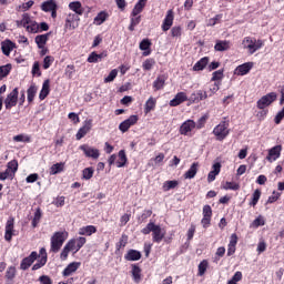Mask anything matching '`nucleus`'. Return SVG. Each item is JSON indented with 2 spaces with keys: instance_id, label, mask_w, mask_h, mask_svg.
<instances>
[{
  "instance_id": "f257e3e1",
  "label": "nucleus",
  "mask_w": 284,
  "mask_h": 284,
  "mask_svg": "<svg viewBox=\"0 0 284 284\" xmlns=\"http://www.w3.org/2000/svg\"><path fill=\"white\" fill-rule=\"evenodd\" d=\"M85 243H88V240L83 236L69 240L60 253L61 261H68V255L70 252H74V254H77V252H79V250H81Z\"/></svg>"
},
{
  "instance_id": "f03ea898",
  "label": "nucleus",
  "mask_w": 284,
  "mask_h": 284,
  "mask_svg": "<svg viewBox=\"0 0 284 284\" xmlns=\"http://www.w3.org/2000/svg\"><path fill=\"white\" fill-rule=\"evenodd\" d=\"M142 234L148 235L152 232V241L153 243H161L163 239H165V231L161 229L160 225L154 224V222H150L146 224L144 229H142Z\"/></svg>"
},
{
  "instance_id": "7ed1b4c3",
  "label": "nucleus",
  "mask_w": 284,
  "mask_h": 284,
  "mask_svg": "<svg viewBox=\"0 0 284 284\" xmlns=\"http://www.w3.org/2000/svg\"><path fill=\"white\" fill-rule=\"evenodd\" d=\"M17 28H26L27 32L37 34L39 32V23L32 20L30 13H23L21 20L16 21Z\"/></svg>"
},
{
  "instance_id": "20e7f679",
  "label": "nucleus",
  "mask_w": 284,
  "mask_h": 284,
  "mask_svg": "<svg viewBox=\"0 0 284 284\" xmlns=\"http://www.w3.org/2000/svg\"><path fill=\"white\" fill-rule=\"evenodd\" d=\"M69 233L67 231H58L51 236L50 252L59 253L65 241H68Z\"/></svg>"
},
{
  "instance_id": "39448f33",
  "label": "nucleus",
  "mask_w": 284,
  "mask_h": 284,
  "mask_svg": "<svg viewBox=\"0 0 284 284\" xmlns=\"http://www.w3.org/2000/svg\"><path fill=\"white\" fill-rule=\"evenodd\" d=\"M242 45L248 51V54H254V52L261 50L265 43L261 39L256 40V38L245 37L242 41Z\"/></svg>"
},
{
  "instance_id": "423d86ee",
  "label": "nucleus",
  "mask_w": 284,
  "mask_h": 284,
  "mask_svg": "<svg viewBox=\"0 0 284 284\" xmlns=\"http://www.w3.org/2000/svg\"><path fill=\"white\" fill-rule=\"evenodd\" d=\"M216 141H225L230 136V121H221L212 132Z\"/></svg>"
},
{
  "instance_id": "0eeeda50",
  "label": "nucleus",
  "mask_w": 284,
  "mask_h": 284,
  "mask_svg": "<svg viewBox=\"0 0 284 284\" xmlns=\"http://www.w3.org/2000/svg\"><path fill=\"white\" fill-rule=\"evenodd\" d=\"M277 95L275 92L267 93L266 95H263L257 102L256 108L258 110H265V108H270L271 104L276 101Z\"/></svg>"
},
{
  "instance_id": "6e6552de",
  "label": "nucleus",
  "mask_w": 284,
  "mask_h": 284,
  "mask_svg": "<svg viewBox=\"0 0 284 284\" xmlns=\"http://www.w3.org/2000/svg\"><path fill=\"white\" fill-rule=\"evenodd\" d=\"M19 102V88H14L4 100L6 110H12Z\"/></svg>"
},
{
  "instance_id": "1a4fd4ad",
  "label": "nucleus",
  "mask_w": 284,
  "mask_h": 284,
  "mask_svg": "<svg viewBox=\"0 0 284 284\" xmlns=\"http://www.w3.org/2000/svg\"><path fill=\"white\" fill-rule=\"evenodd\" d=\"M195 129L196 122H194V120H186L181 124L179 133L182 134V136H192V130Z\"/></svg>"
},
{
  "instance_id": "9d476101",
  "label": "nucleus",
  "mask_w": 284,
  "mask_h": 284,
  "mask_svg": "<svg viewBox=\"0 0 284 284\" xmlns=\"http://www.w3.org/2000/svg\"><path fill=\"white\" fill-rule=\"evenodd\" d=\"M37 258H39V253H37V251H32L29 256L22 258L20 270H23V272H26V270H30Z\"/></svg>"
},
{
  "instance_id": "9b49d317",
  "label": "nucleus",
  "mask_w": 284,
  "mask_h": 284,
  "mask_svg": "<svg viewBox=\"0 0 284 284\" xmlns=\"http://www.w3.org/2000/svg\"><path fill=\"white\" fill-rule=\"evenodd\" d=\"M45 263H48V252L45 247H41L38 254V262L32 266V271L37 272V270H41V267H44Z\"/></svg>"
},
{
  "instance_id": "f8f14e48",
  "label": "nucleus",
  "mask_w": 284,
  "mask_h": 284,
  "mask_svg": "<svg viewBox=\"0 0 284 284\" xmlns=\"http://www.w3.org/2000/svg\"><path fill=\"white\" fill-rule=\"evenodd\" d=\"M14 236V217L10 216L7 220L4 227V240L10 243Z\"/></svg>"
},
{
  "instance_id": "ddd939ff",
  "label": "nucleus",
  "mask_w": 284,
  "mask_h": 284,
  "mask_svg": "<svg viewBox=\"0 0 284 284\" xmlns=\"http://www.w3.org/2000/svg\"><path fill=\"white\" fill-rule=\"evenodd\" d=\"M136 123H139V115H131L129 119L120 123L119 130L120 132L125 133L130 128H132V125H136Z\"/></svg>"
},
{
  "instance_id": "4468645a",
  "label": "nucleus",
  "mask_w": 284,
  "mask_h": 284,
  "mask_svg": "<svg viewBox=\"0 0 284 284\" xmlns=\"http://www.w3.org/2000/svg\"><path fill=\"white\" fill-rule=\"evenodd\" d=\"M79 21L80 19L77 13H69L65 19L64 28H67V30H75V28H79Z\"/></svg>"
},
{
  "instance_id": "2eb2a0df",
  "label": "nucleus",
  "mask_w": 284,
  "mask_h": 284,
  "mask_svg": "<svg viewBox=\"0 0 284 284\" xmlns=\"http://www.w3.org/2000/svg\"><path fill=\"white\" fill-rule=\"evenodd\" d=\"M92 130V120H85L75 134L77 141H81Z\"/></svg>"
},
{
  "instance_id": "dca6fc26",
  "label": "nucleus",
  "mask_w": 284,
  "mask_h": 284,
  "mask_svg": "<svg viewBox=\"0 0 284 284\" xmlns=\"http://www.w3.org/2000/svg\"><path fill=\"white\" fill-rule=\"evenodd\" d=\"M281 152H283L282 145H275L272 149L268 150V154L266 156V161L270 163L276 161L277 159H281Z\"/></svg>"
},
{
  "instance_id": "f3484780",
  "label": "nucleus",
  "mask_w": 284,
  "mask_h": 284,
  "mask_svg": "<svg viewBox=\"0 0 284 284\" xmlns=\"http://www.w3.org/2000/svg\"><path fill=\"white\" fill-rule=\"evenodd\" d=\"M252 68H254V62H245L236 67L234 74L237 77H245V74H247Z\"/></svg>"
},
{
  "instance_id": "a211bd4d",
  "label": "nucleus",
  "mask_w": 284,
  "mask_h": 284,
  "mask_svg": "<svg viewBox=\"0 0 284 284\" xmlns=\"http://www.w3.org/2000/svg\"><path fill=\"white\" fill-rule=\"evenodd\" d=\"M185 101H187V94L185 92H178L174 97V99H172L169 102V105L171 108H176L179 105H181V103H185Z\"/></svg>"
},
{
  "instance_id": "6ab92c4d",
  "label": "nucleus",
  "mask_w": 284,
  "mask_h": 284,
  "mask_svg": "<svg viewBox=\"0 0 284 284\" xmlns=\"http://www.w3.org/2000/svg\"><path fill=\"white\" fill-rule=\"evenodd\" d=\"M174 24V11L169 10L166 12V16L163 20L162 23V30L163 32H168V30H170V28H172V26Z\"/></svg>"
},
{
  "instance_id": "aec40b11",
  "label": "nucleus",
  "mask_w": 284,
  "mask_h": 284,
  "mask_svg": "<svg viewBox=\"0 0 284 284\" xmlns=\"http://www.w3.org/2000/svg\"><path fill=\"white\" fill-rule=\"evenodd\" d=\"M80 150L88 156V159H99L101 156V153L99 152V149L90 148L88 145H81Z\"/></svg>"
},
{
  "instance_id": "412c9836",
  "label": "nucleus",
  "mask_w": 284,
  "mask_h": 284,
  "mask_svg": "<svg viewBox=\"0 0 284 284\" xmlns=\"http://www.w3.org/2000/svg\"><path fill=\"white\" fill-rule=\"evenodd\" d=\"M165 81H168V73L158 75L153 82V90L155 92H159V90H163V88H165Z\"/></svg>"
},
{
  "instance_id": "4be33fe9",
  "label": "nucleus",
  "mask_w": 284,
  "mask_h": 284,
  "mask_svg": "<svg viewBox=\"0 0 284 284\" xmlns=\"http://www.w3.org/2000/svg\"><path fill=\"white\" fill-rule=\"evenodd\" d=\"M140 50H142L143 57H150L152 54V41L148 38L143 39L139 45Z\"/></svg>"
},
{
  "instance_id": "5701e85b",
  "label": "nucleus",
  "mask_w": 284,
  "mask_h": 284,
  "mask_svg": "<svg viewBox=\"0 0 284 284\" xmlns=\"http://www.w3.org/2000/svg\"><path fill=\"white\" fill-rule=\"evenodd\" d=\"M14 48H17V43L12 42L9 39L1 42V50L4 57H10V52H12Z\"/></svg>"
},
{
  "instance_id": "b1692460",
  "label": "nucleus",
  "mask_w": 284,
  "mask_h": 284,
  "mask_svg": "<svg viewBox=\"0 0 284 284\" xmlns=\"http://www.w3.org/2000/svg\"><path fill=\"white\" fill-rule=\"evenodd\" d=\"M52 10H59V4L55 0H47L41 4L42 12H51Z\"/></svg>"
},
{
  "instance_id": "393cba45",
  "label": "nucleus",
  "mask_w": 284,
  "mask_h": 284,
  "mask_svg": "<svg viewBox=\"0 0 284 284\" xmlns=\"http://www.w3.org/2000/svg\"><path fill=\"white\" fill-rule=\"evenodd\" d=\"M49 94H50V79H47L43 81L42 89L39 93L40 101H45Z\"/></svg>"
},
{
  "instance_id": "a878e982",
  "label": "nucleus",
  "mask_w": 284,
  "mask_h": 284,
  "mask_svg": "<svg viewBox=\"0 0 284 284\" xmlns=\"http://www.w3.org/2000/svg\"><path fill=\"white\" fill-rule=\"evenodd\" d=\"M37 92H39V87L36 83H32L27 90V101L29 104L34 102V97H37Z\"/></svg>"
},
{
  "instance_id": "bb28decb",
  "label": "nucleus",
  "mask_w": 284,
  "mask_h": 284,
  "mask_svg": "<svg viewBox=\"0 0 284 284\" xmlns=\"http://www.w3.org/2000/svg\"><path fill=\"white\" fill-rule=\"evenodd\" d=\"M52 34V31L44 33V34H39L34 38V41L37 43L38 48H43L45 47V43H48L50 36Z\"/></svg>"
},
{
  "instance_id": "cd10ccee",
  "label": "nucleus",
  "mask_w": 284,
  "mask_h": 284,
  "mask_svg": "<svg viewBox=\"0 0 284 284\" xmlns=\"http://www.w3.org/2000/svg\"><path fill=\"white\" fill-rule=\"evenodd\" d=\"M207 63H210V58L209 57H204V58L200 59L193 65L194 72H201V70H205V68H207Z\"/></svg>"
},
{
  "instance_id": "c85d7f7f",
  "label": "nucleus",
  "mask_w": 284,
  "mask_h": 284,
  "mask_svg": "<svg viewBox=\"0 0 284 284\" xmlns=\"http://www.w3.org/2000/svg\"><path fill=\"white\" fill-rule=\"evenodd\" d=\"M108 57V53L102 52V53H97V52H91L90 55L88 57V63H99L102 59H105Z\"/></svg>"
},
{
  "instance_id": "c756f323",
  "label": "nucleus",
  "mask_w": 284,
  "mask_h": 284,
  "mask_svg": "<svg viewBox=\"0 0 284 284\" xmlns=\"http://www.w3.org/2000/svg\"><path fill=\"white\" fill-rule=\"evenodd\" d=\"M214 50L216 52H225V51L230 50V41H227V40H217L215 45H214Z\"/></svg>"
},
{
  "instance_id": "7c9ffc66",
  "label": "nucleus",
  "mask_w": 284,
  "mask_h": 284,
  "mask_svg": "<svg viewBox=\"0 0 284 284\" xmlns=\"http://www.w3.org/2000/svg\"><path fill=\"white\" fill-rule=\"evenodd\" d=\"M80 236H92V234H97V226L87 225L79 230Z\"/></svg>"
},
{
  "instance_id": "2f4dec72",
  "label": "nucleus",
  "mask_w": 284,
  "mask_h": 284,
  "mask_svg": "<svg viewBox=\"0 0 284 284\" xmlns=\"http://www.w3.org/2000/svg\"><path fill=\"white\" fill-rule=\"evenodd\" d=\"M141 252L136 250H129L128 253L124 255L125 261H141Z\"/></svg>"
},
{
  "instance_id": "473e14b6",
  "label": "nucleus",
  "mask_w": 284,
  "mask_h": 284,
  "mask_svg": "<svg viewBox=\"0 0 284 284\" xmlns=\"http://www.w3.org/2000/svg\"><path fill=\"white\" fill-rule=\"evenodd\" d=\"M199 172V162H194L190 169L184 173V179H194Z\"/></svg>"
},
{
  "instance_id": "72a5a7b5",
  "label": "nucleus",
  "mask_w": 284,
  "mask_h": 284,
  "mask_svg": "<svg viewBox=\"0 0 284 284\" xmlns=\"http://www.w3.org/2000/svg\"><path fill=\"white\" fill-rule=\"evenodd\" d=\"M131 267H132L131 274L134 283H141V272H142L141 267L136 264H132Z\"/></svg>"
},
{
  "instance_id": "f704fd0d",
  "label": "nucleus",
  "mask_w": 284,
  "mask_h": 284,
  "mask_svg": "<svg viewBox=\"0 0 284 284\" xmlns=\"http://www.w3.org/2000/svg\"><path fill=\"white\" fill-rule=\"evenodd\" d=\"M205 99H207V92L206 91H203V90H199L194 93L191 94V98L190 100L191 101H205Z\"/></svg>"
},
{
  "instance_id": "c9c22d12",
  "label": "nucleus",
  "mask_w": 284,
  "mask_h": 284,
  "mask_svg": "<svg viewBox=\"0 0 284 284\" xmlns=\"http://www.w3.org/2000/svg\"><path fill=\"white\" fill-rule=\"evenodd\" d=\"M118 156L119 160L116 161V168H125L128 164V155L125 154V150H120Z\"/></svg>"
},
{
  "instance_id": "e433bc0d",
  "label": "nucleus",
  "mask_w": 284,
  "mask_h": 284,
  "mask_svg": "<svg viewBox=\"0 0 284 284\" xmlns=\"http://www.w3.org/2000/svg\"><path fill=\"white\" fill-rule=\"evenodd\" d=\"M79 265H81V263H70L62 272L63 276H70V274H74V272H77V270H79Z\"/></svg>"
},
{
  "instance_id": "4c0bfd02",
  "label": "nucleus",
  "mask_w": 284,
  "mask_h": 284,
  "mask_svg": "<svg viewBox=\"0 0 284 284\" xmlns=\"http://www.w3.org/2000/svg\"><path fill=\"white\" fill-rule=\"evenodd\" d=\"M261 190L256 189L253 194H252V199L248 203L250 207H256V205H258V201H261Z\"/></svg>"
},
{
  "instance_id": "58836bf2",
  "label": "nucleus",
  "mask_w": 284,
  "mask_h": 284,
  "mask_svg": "<svg viewBox=\"0 0 284 284\" xmlns=\"http://www.w3.org/2000/svg\"><path fill=\"white\" fill-rule=\"evenodd\" d=\"M156 108V99L150 98L144 104V114H150Z\"/></svg>"
},
{
  "instance_id": "ea45409f",
  "label": "nucleus",
  "mask_w": 284,
  "mask_h": 284,
  "mask_svg": "<svg viewBox=\"0 0 284 284\" xmlns=\"http://www.w3.org/2000/svg\"><path fill=\"white\" fill-rule=\"evenodd\" d=\"M109 17H110V14L108 13V11H101L94 18V23H97V26H101V24L105 23V21H108Z\"/></svg>"
},
{
  "instance_id": "a19ab883",
  "label": "nucleus",
  "mask_w": 284,
  "mask_h": 284,
  "mask_svg": "<svg viewBox=\"0 0 284 284\" xmlns=\"http://www.w3.org/2000/svg\"><path fill=\"white\" fill-rule=\"evenodd\" d=\"M42 216L43 213L41 212V207L36 209L34 216L31 222L32 227H39V223H41Z\"/></svg>"
},
{
  "instance_id": "79ce46f5",
  "label": "nucleus",
  "mask_w": 284,
  "mask_h": 284,
  "mask_svg": "<svg viewBox=\"0 0 284 284\" xmlns=\"http://www.w3.org/2000/svg\"><path fill=\"white\" fill-rule=\"evenodd\" d=\"M69 8L75 12L77 16L83 14V7L81 6V2L73 1L69 3Z\"/></svg>"
},
{
  "instance_id": "37998d69",
  "label": "nucleus",
  "mask_w": 284,
  "mask_h": 284,
  "mask_svg": "<svg viewBox=\"0 0 284 284\" xmlns=\"http://www.w3.org/2000/svg\"><path fill=\"white\" fill-rule=\"evenodd\" d=\"M10 72H12V64L8 63L6 65H1L0 67V81H3V79H6V77H8V74H10Z\"/></svg>"
},
{
  "instance_id": "c03bdc74",
  "label": "nucleus",
  "mask_w": 284,
  "mask_h": 284,
  "mask_svg": "<svg viewBox=\"0 0 284 284\" xmlns=\"http://www.w3.org/2000/svg\"><path fill=\"white\" fill-rule=\"evenodd\" d=\"M175 187H179V181L171 180V181H165L163 183L162 190L163 192H170V190H174Z\"/></svg>"
},
{
  "instance_id": "a18cd8bd",
  "label": "nucleus",
  "mask_w": 284,
  "mask_h": 284,
  "mask_svg": "<svg viewBox=\"0 0 284 284\" xmlns=\"http://www.w3.org/2000/svg\"><path fill=\"white\" fill-rule=\"evenodd\" d=\"M265 225V217L263 215H258L250 225L254 230H258V227H263Z\"/></svg>"
},
{
  "instance_id": "49530a36",
  "label": "nucleus",
  "mask_w": 284,
  "mask_h": 284,
  "mask_svg": "<svg viewBox=\"0 0 284 284\" xmlns=\"http://www.w3.org/2000/svg\"><path fill=\"white\" fill-rule=\"evenodd\" d=\"M171 37L173 39H181L183 37V28L181 26H175L171 28Z\"/></svg>"
},
{
  "instance_id": "de8ad7c7",
  "label": "nucleus",
  "mask_w": 284,
  "mask_h": 284,
  "mask_svg": "<svg viewBox=\"0 0 284 284\" xmlns=\"http://www.w3.org/2000/svg\"><path fill=\"white\" fill-rule=\"evenodd\" d=\"M154 65H156V61L154 59L150 58L143 62L142 69L144 70V72H150V70H152V68H154Z\"/></svg>"
},
{
  "instance_id": "09e8293b",
  "label": "nucleus",
  "mask_w": 284,
  "mask_h": 284,
  "mask_svg": "<svg viewBox=\"0 0 284 284\" xmlns=\"http://www.w3.org/2000/svg\"><path fill=\"white\" fill-rule=\"evenodd\" d=\"M222 190H233L234 192L241 190V185L236 182H225L222 185Z\"/></svg>"
},
{
  "instance_id": "8fccbe9b",
  "label": "nucleus",
  "mask_w": 284,
  "mask_h": 284,
  "mask_svg": "<svg viewBox=\"0 0 284 284\" xmlns=\"http://www.w3.org/2000/svg\"><path fill=\"white\" fill-rule=\"evenodd\" d=\"M17 277V267L14 266H9L7 268V272H6V278L7 281H14V278Z\"/></svg>"
},
{
  "instance_id": "3c124183",
  "label": "nucleus",
  "mask_w": 284,
  "mask_h": 284,
  "mask_svg": "<svg viewBox=\"0 0 284 284\" xmlns=\"http://www.w3.org/2000/svg\"><path fill=\"white\" fill-rule=\"evenodd\" d=\"M139 23H141V16L131 17L129 26L130 32H134V29L136 28V26H139Z\"/></svg>"
},
{
  "instance_id": "603ef678",
  "label": "nucleus",
  "mask_w": 284,
  "mask_h": 284,
  "mask_svg": "<svg viewBox=\"0 0 284 284\" xmlns=\"http://www.w3.org/2000/svg\"><path fill=\"white\" fill-rule=\"evenodd\" d=\"M65 168V163L60 162V163H55L51 166V174H60V172H63Z\"/></svg>"
},
{
  "instance_id": "864d4df0",
  "label": "nucleus",
  "mask_w": 284,
  "mask_h": 284,
  "mask_svg": "<svg viewBox=\"0 0 284 284\" xmlns=\"http://www.w3.org/2000/svg\"><path fill=\"white\" fill-rule=\"evenodd\" d=\"M93 176H94V169L85 168L82 171V179H84L85 181H90V179H92Z\"/></svg>"
},
{
  "instance_id": "5fc2aeb1",
  "label": "nucleus",
  "mask_w": 284,
  "mask_h": 284,
  "mask_svg": "<svg viewBox=\"0 0 284 284\" xmlns=\"http://www.w3.org/2000/svg\"><path fill=\"white\" fill-rule=\"evenodd\" d=\"M54 63V57L45 55L43 59L42 68L43 70H49V68Z\"/></svg>"
},
{
  "instance_id": "6e6d98bb",
  "label": "nucleus",
  "mask_w": 284,
  "mask_h": 284,
  "mask_svg": "<svg viewBox=\"0 0 284 284\" xmlns=\"http://www.w3.org/2000/svg\"><path fill=\"white\" fill-rule=\"evenodd\" d=\"M144 8H145V6L136 2L132 12H131V17H139L141 14V12H143Z\"/></svg>"
},
{
  "instance_id": "4d7b16f0",
  "label": "nucleus",
  "mask_w": 284,
  "mask_h": 284,
  "mask_svg": "<svg viewBox=\"0 0 284 284\" xmlns=\"http://www.w3.org/2000/svg\"><path fill=\"white\" fill-rule=\"evenodd\" d=\"M7 170L14 174L17 170H19V162L17 160H11L7 165Z\"/></svg>"
},
{
  "instance_id": "13d9d810",
  "label": "nucleus",
  "mask_w": 284,
  "mask_h": 284,
  "mask_svg": "<svg viewBox=\"0 0 284 284\" xmlns=\"http://www.w3.org/2000/svg\"><path fill=\"white\" fill-rule=\"evenodd\" d=\"M207 260H203L199 266H197V270H199V276H203L205 274V272H207Z\"/></svg>"
},
{
  "instance_id": "bf43d9fd",
  "label": "nucleus",
  "mask_w": 284,
  "mask_h": 284,
  "mask_svg": "<svg viewBox=\"0 0 284 284\" xmlns=\"http://www.w3.org/2000/svg\"><path fill=\"white\" fill-rule=\"evenodd\" d=\"M116 77H119V70H116V69L111 70L109 75L106 78H104V83H112V81H114V79H116Z\"/></svg>"
},
{
  "instance_id": "052dcab7",
  "label": "nucleus",
  "mask_w": 284,
  "mask_h": 284,
  "mask_svg": "<svg viewBox=\"0 0 284 284\" xmlns=\"http://www.w3.org/2000/svg\"><path fill=\"white\" fill-rule=\"evenodd\" d=\"M31 74L32 77H41V64H39V61L33 62Z\"/></svg>"
},
{
  "instance_id": "680f3d73",
  "label": "nucleus",
  "mask_w": 284,
  "mask_h": 284,
  "mask_svg": "<svg viewBox=\"0 0 284 284\" xmlns=\"http://www.w3.org/2000/svg\"><path fill=\"white\" fill-rule=\"evenodd\" d=\"M13 141H16V143H30L31 139L30 135H24V134H18L16 136H13Z\"/></svg>"
},
{
  "instance_id": "e2e57ef3",
  "label": "nucleus",
  "mask_w": 284,
  "mask_h": 284,
  "mask_svg": "<svg viewBox=\"0 0 284 284\" xmlns=\"http://www.w3.org/2000/svg\"><path fill=\"white\" fill-rule=\"evenodd\" d=\"M125 245H128V235L122 234L120 241L115 244L118 252L121 250V247H125Z\"/></svg>"
},
{
  "instance_id": "0e129e2a",
  "label": "nucleus",
  "mask_w": 284,
  "mask_h": 284,
  "mask_svg": "<svg viewBox=\"0 0 284 284\" xmlns=\"http://www.w3.org/2000/svg\"><path fill=\"white\" fill-rule=\"evenodd\" d=\"M243 280V273L241 271L235 272L233 277L227 282V284H236L239 281Z\"/></svg>"
},
{
  "instance_id": "69168bd1",
  "label": "nucleus",
  "mask_w": 284,
  "mask_h": 284,
  "mask_svg": "<svg viewBox=\"0 0 284 284\" xmlns=\"http://www.w3.org/2000/svg\"><path fill=\"white\" fill-rule=\"evenodd\" d=\"M150 216H152V210H144V212L141 214L138 221L139 223H145V221H148Z\"/></svg>"
},
{
  "instance_id": "338daca9",
  "label": "nucleus",
  "mask_w": 284,
  "mask_h": 284,
  "mask_svg": "<svg viewBox=\"0 0 284 284\" xmlns=\"http://www.w3.org/2000/svg\"><path fill=\"white\" fill-rule=\"evenodd\" d=\"M223 72H224L223 69H220V70L213 72L211 81H222L223 77H224Z\"/></svg>"
},
{
  "instance_id": "774afa93",
  "label": "nucleus",
  "mask_w": 284,
  "mask_h": 284,
  "mask_svg": "<svg viewBox=\"0 0 284 284\" xmlns=\"http://www.w3.org/2000/svg\"><path fill=\"white\" fill-rule=\"evenodd\" d=\"M38 281L40 284H52V278L48 275H41Z\"/></svg>"
}]
</instances>
